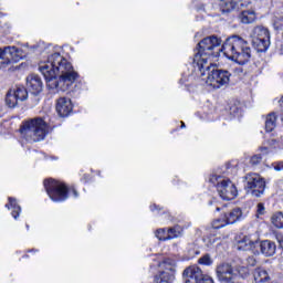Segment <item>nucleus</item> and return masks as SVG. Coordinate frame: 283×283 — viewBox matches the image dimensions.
I'll return each instance as SVG.
<instances>
[{"label":"nucleus","instance_id":"obj_34","mask_svg":"<svg viewBox=\"0 0 283 283\" xmlns=\"http://www.w3.org/2000/svg\"><path fill=\"white\" fill-rule=\"evenodd\" d=\"M260 163H262V155H254L250 158V164H252L253 167L260 165Z\"/></svg>","mask_w":283,"mask_h":283},{"label":"nucleus","instance_id":"obj_24","mask_svg":"<svg viewBox=\"0 0 283 283\" xmlns=\"http://www.w3.org/2000/svg\"><path fill=\"white\" fill-rule=\"evenodd\" d=\"M11 92L15 95L18 101H27L28 99V90L23 86H18L15 88H11Z\"/></svg>","mask_w":283,"mask_h":283},{"label":"nucleus","instance_id":"obj_35","mask_svg":"<svg viewBox=\"0 0 283 283\" xmlns=\"http://www.w3.org/2000/svg\"><path fill=\"white\" fill-rule=\"evenodd\" d=\"M272 167L275 171H283V161H275Z\"/></svg>","mask_w":283,"mask_h":283},{"label":"nucleus","instance_id":"obj_36","mask_svg":"<svg viewBox=\"0 0 283 283\" xmlns=\"http://www.w3.org/2000/svg\"><path fill=\"white\" fill-rule=\"evenodd\" d=\"M198 283H214V282H213V279L203 274L201 279H199Z\"/></svg>","mask_w":283,"mask_h":283},{"label":"nucleus","instance_id":"obj_43","mask_svg":"<svg viewBox=\"0 0 283 283\" xmlns=\"http://www.w3.org/2000/svg\"><path fill=\"white\" fill-rule=\"evenodd\" d=\"M3 116V112L0 109V118Z\"/></svg>","mask_w":283,"mask_h":283},{"label":"nucleus","instance_id":"obj_42","mask_svg":"<svg viewBox=\"0 0 283 283\" xmlns=\"http://www.w3.org/2000/svg\"><path fill=\"white\" fill-rule=\"evenodd\" d=\"M279 242H280V247H282L283 249V241L279 240Z\"/></svg>","mask_w":283,"mask_h":283},{"label":"nucleus","instance_id":"obj_13","mask_svg":"<svg viewBox=\"0 0 283 283\" xmlns=\"http://www.w3.org/2000/svg\"><path fill=\"white\" fill-rule=\"evenodd\" d=\"M27 90L34 96H39L43 92V80L41 76L31 74L27 77Z\"/></svg>","mask_w":283,"mask_h":283},{"label":"nucleus","instance_id":"obj_29","mask_svg":"<svg viewBox=\"0 0 283 283\" xmlns=\"http://www.w3.org/2000/svg\"><path fill=\"white\" fill-rule=\"evenodd\" d=\"M156 238L161 241L169 240V230L168 229H159L156 231Z\"/></svg>","mask_w":283,"mask_h":283},{"label":"nucleus","instance_id":"obj_3","mask_svg":"<svg viewBox=\"0 0 283 283\" xmlns=\"http://www.w3.org/2000/svg\"><path fill=\"white\" fill-rule=\"evenodd\" d=\"M199 72L201 81H205L213 90H220V87H227L231 81V73L224 70L216 69V64H212L209 69L195 70Z\"/></svg>","mask_w":283,"mask_h":283},{"label":"nucleus","instance_id":"obj_39","mask_svg":"<svg viewBox=\"0 0 283 283\" xmlns=\"http://www.w3.org/2000/svg\"><path fill=\"white\" fill-rule=\"evenodd\" d=\"M260 151H261V154H269V147H266V146H261L260 147Z\"/></svg>","mask_w":283,"mask_h":283},{"label":"nucleus","instance_id":"obj_40","mask_svg":"<svg viewBox=\"0 0 283 283\" xmlns=\"http://www.w3.org/2000/svg\"><path fill=\"white\" fill-rule=\"evenodd\" d=\"M156 207V205L150 206V211H155Z\"/></svg>","mask_w":283,"mask_h":283},{"label":"nucleus","instance_id":"obj_25","mask_svg":"<svg viewBox=\"0 0 283 283\" xmlns=\"http://www.w3.org/2000/svg\"><path fill=\"white\" fill-rule=\"evenodd\" d=\"M233 10H238V0H231L221 6V12L227 14L229 12H233Z\"/></svg>","mask_w":283,"mask_h":283},{"label":"nucleus","instance_id":"obj_12","mask_svg":"<svg viewBox=\"0 0 283 283\" xmlns=\"http://www.w3.org/2000/svg\"><path fill=\"white\" fill-rule=\"evenodd\" d=\"M55 109L61 118H67V116H70L74 109L72 99L67 97H60L56 102Z\"/></svg>","mask_w":283,"mask_h":283},{"label":"nucleus","instance_id":"obj_18","mask_svg":"<svg viewBox=\"0 0 283 283\" xmlns=\"http://www.w3.org/2000/svg\"><path fill=\"white\" fill-rule=\"evenodd\" d=\"M19 49L17 46H6L4 49H0V59L6 61V63H10L14 61V57L18 56Z\"/></svg>","mask_w":283,"mask_h":283},{"label":"nucleus","instance_id":"obj_27","mask_svg":"<svg viewBox=\"0 0 283 283\" xmlns=\"http://www.w3.org/2000/svg\"><path fill=\"white\" fill-rule=\"evenodd\" d=\"M229 223L227 221V218L224 217V214H222L220 218L216 219L212 222V229H222L224 227H227Z\"/></svg>","mask_w":283,"mask_h":283},{"label":"nucleus","instance_id":"obj_26","mask_svg":"<svg viewBox=\"0 0 283 283\" xmlns=\"http://www.w3.org/2000/svg\"><path fill=\"white\" fill-rule=\"evenodd\" d=\"M6 103L8 107H11V108L15 107L19 104V99L17 98V95H14L12 90H10L7 93Z\"/></svg>","mask_w":283,"mask_h":283},{"label":"nucleus","instance_id":"obj_19","mask_svg":"<svg viewBox=\"0 0 283 283\" xmlns=\"http://www.w3.org/2000/svg\"><path fill=\"white\" fill-rule=\"evenodd\" d=\"M253 277L255 283H271V276L269 275V272L262 268L254 270Z\"/></svg>","mask_w":283,"mask_h":283},{"label":"nucleus","instance_id":"obj_14","mask_svg":"<svg viewBox=\"0 0 283 283\" xmlns=\"http://www.w3.org/2000/svg\"><path fill=\"white\" fill-rule=\"evenodd\" d=\"M182 275L185 283H198L205 274L200 268L191 265L184 271Z\"/></svg>","mask_w":283,"mask_h":283},{"label":"nucleus","instance_id":"obj_10","mask_svg":"<svg viewBox=\"0 0 283 283\" xmlns=\"http://www.w3.org/2000/svg\"><path fill=\"white\" fill-rule=\"evenodd\" d=\"M160 271L157 275H155L153 283H171L176 277V263H171L169 261H165L159 264Z\"/></svg>","mask_w":283,"mask_h":283},{"label":"nucleus","instance_id":"obj_21","mask_svg":"<svg viewBox=\"0 0 283 283\" xmlns=\"http://www.w3.org/2000/svg\"><path fill=\"white\" fill-rule=\"evenodd\" d=\"M7 209H11V216L12 218H14V220H17L21 213V206H19V203H17V199L9 197V203L6 205Z\"/></svg>","mask_w":283,"mask_h":283},{"label":"nucleus","instance_id":"obj_31","mask_svg":"<svg viewBox=\"0 0 283 283\" xmlns=\"http://www.w3.org/2000/svg\"><path fill=\"white\" fill-rule=\"evenodd\" d=\"M198 262L199 264H203V266H211V264H213V260L209 254L201 256Z\"/></svg>","mask_w":283,"mask_h":283},{"label":"nucleus","instance_id":"obj_9","mask_svg":"<svg viewBox=\"0 0 283 283\" xmlns=\"http://www.w3.org/2000/svg\"><path fill=\"white\" fill-rule=\"evenodd\" d=\"M266 189V181L258 174H248L245 176V190L255 198H260Z\"/></svg>","mask_w":283,"mask_h":283},{"label":"nucleus","instance_id":"obj_20","mask_svg":"<svg viewBox=\"0 0 283 283\" xmlns=\"http://www.w3.org/2000/svg\"><path fill=\"white\" fill-rule=\"evenodd\" d=\"M277 127V113H269L265 116V132H273Z\"/></svg>","mask_w":283,"mask_h":283},{"label":"nucleus","instance_id":"obj_23","mask_svg":"<svg viewBox=\"0 0 283 283\" xmlns=\"http://www.w3.org/2000/svg\"><path fill=\"white\" fill-rule=\"evenodd\" d=\"M271 224L275 227V229H283V212L276 211L271 217Z\"/></svg>","mask_w":283,"mask_h":283},{"label":"nucleus","instance_id":"obj_44","mask_svg":"<svg viewBox=\"0 0 283 283\" xmlns=\"http://www.w3.org/2000/svg\"><path fill=\"white\" fill-rule=\"evenodd\" d=\"M184 127H185V124H184V122H181V129H184Z\"/></svg>","mask_w":283,"mask_h":283},{"label":"nucleus","instance_id":"obj_32","mask_svg":"<svg viewBox=\"0 0 283 283\" xmlns=\"http://www.w3.org/2000/svg\"><path fill=\"white\" fill-rule=\"evenodd\" d=\"M230 114L233 115L234 118H240L242 116V109L238 108V106L230 107Z\"/></svg>","mask_w":283,"mask_h":283},{"label":"nucleus","instance_id":"obj_15","mask_svg":"<svg viewBox=\"0 0 283 283\" xmlns=\"http://www.w3.org/2000/svg\"><path fill=\"white\" fill-rule=\"evenodd\" d=\"M258 249H260V252L265 258H272V255H275V251H277V245L273 241L264 240L259 242Z\"/></svg>","mask_w":283,"mask_h":283},{"label":"nucleus","instance_id":"obj_5","mask_svg":"<svg viewBox=\"0 0 283 283\" xmlns=\"http://www.w3.org/2000/svg\"><path fill=\"white\" fill-rule=\"evenodd\" d=\"M208 182H210L212 187H216L222 200H235V198H238V187H235V184H233L231 179L218 172H213L209 176Z\"/></svg>","mask_w":283,"mask_h":283},{"label":"nucleus","instance_id":"obj_7","mask_svg":"<svg viewBox=\"0 0 283 283\" xmlns=\"http://www.w3.org/2000/svg\"><path fill=\"white\" fill-rule=\"evenodd\" d=\"M249 275V268L240 266L233 270L228 263H222L217 268V276L221 283H238V276L247 277Z\"/></svg>","mask_w":283,"mask_h":283},{"label":"nucleus","instance_id":"obj_6","mask_svg":"<svg viewBox=\"0 0 283 283\" xmlns=\"http://www.w3.org/2000/svg\"><path fill=\"white\" fill-rule=\"evenodd\" d=\"M44 188L53 202H64V200H67L70 193H72L74 198H78L76 189H70L65 184L54 179L44 180Z\"/></svg>","mask_w":283,"mask_h":283},{"label":"nucleus","instance_id":"obj_22","mask_svg":"<svg viewBox=\"0 0 283 283\" xmlns=\"http://www.w3.org/2000/svg\"><path fill=\"white\" fill-rule=\"evenodd\" d=\"M185 230L180 226H174L168 228V238L169 240H176L177 238H182Z\"/></svg>","mask_w":283,"mask_h":283},{"label":"nucleus","instance_id":"obj_33","mask_svg":"<svg viewBox=\"0 0 283 283\" xmlns=\"http://www.w3.org/2000/svg\"><path fill=\"white\" fill-rule=\"evenodd\" d=\"M266 213V208L264 207V203H258L256 206V218H260L261 216H264Z\"/></svg>","mask_w":283,"mask_h":283},{"label":"nucleus","instance_id":"obj_37","mask_svg":"<svg viewBox=\"0 0 283 283\" xmlns=\"http://www.w3.org/2000/svg\"><path fill=\"white\" fill-rule=\"evenodd\" d=\"M208 205H209L210 207H211L212 205H214L216 211H220V206L218 205V201H217L216 199L210 200Z\"/></svg>","mask_w":283,"mask_h":283},{"label":"nucleus","instance_id":"obj_30","mask_svg":"<svg viewBox=\"0 0 283 283\" xmlns=\"http://www.w3.org/2000/svg\"><path fill=\"white\" fill-rule=\"evenodd\" d=\"M238 3V10H244L247 8H251L253 4V1L251 0H237Z\"/></svg>","mask_w":283,"mask_h":283},{"label":"nucleus","instance_id":"obj_16","mask_svg":"<svg viewBox=\"0 0 283 283\" xmlns=\"http://www.w3.org/2000/svg\"><path fill=\"white\" fill-rule=\"evenodd\" d=\"M228 224H235V222H242L247 216L242 212L241 208H233L232 210L223 214Z\"/></svg>","mask_w":283,"mask_h":283},{"label":"nucleus","instance_id":"obj_28","mask_svg":"<svg viewBox=\"0 0 283 283\" xmlns=\"http://www.w3.org/2000/svg\"><path fill=\"white\" fill-rule=\"evenodd\" d=\"M218 242V237H214V234L206 235L203 238V243L208 249H213V244Z\"/></svg>","mask_w":283,"mask_h":283},{"label":"nucleus","instance_id":"obj_8","mask_svg":"<svg viewBox=\"0 0 283 283\" xmlns=\"http://www.w3.org/2000/svg\"><path fill=\"white\" fill-rule=\"evenodd\" d=\"M251 39L256 52H266L271 45V34L264 27H255L251 32Z\"/></svg>","mask_w":283,"mask_h":283},{"label":"nucleus","instance_id":"obj_41","mask_svg":"<svg viewBox=\"0 0 283 283\" xmlns=\"http://www.w3.org/2000/svg\"><path fill=\"white\" fill-rule=\"evenodd\" d=\"M276 143H277V140L271 139V144H270V145H274V144H276Z\"/></svg>","mask_w":283,"mask_h":283},{"label":"nucleus","instance_id":"obj_2","mask_svg":"<svg viewBox=\"0 0 283 283\" xmlns=\"http://www.w3.org/2000/svg\"><path fill=\"white\" fill-rule=\"evenodd\" d=\"M39 71L46 81V87L52 94L70 92L78 80V72L65 56L59 52L50 53L39 63Z\"/></svg>","mask_w":283,"mask_h":283},{"label":"nucleus","instance_id":"obj_38","mask_svg":"<svg viewBox=\"0 0 283 283\" xmlns=\"http://www.w3.org/2000/svg\"><path fill=\"white\" fill-rule=\"evenodd\" d=\"M247 262H248L249 266H255L258 261H255V258L250 256V258H248Z\"/></svg>","mask_w":283,"mask_h":283},{"label":"nucleus","instance_id":"obj_17","mask_svg":"<svg viewBox=\"0 0 283 283\" xmlns=\"http://www.w3.org/2000/svg\"><path fill=\"white\" fill-rule=\"evenodd\" d=\"M239 20L244 25L255 23V21L258 20V13L255 12V9H253V8L245 9L239 13Z\"/></svg>","mask_w":283,"mask_h":283},{"label":"nucleus","instance_id":"obj_11","mask_svg":"<svg viewBox=\"0 0 283 283\" xmlns=\"http://www.w3.org/2000/svg\"><path fill=\"white\" fill-rule=\"evenodd\" d=\"M259 240L258 238L253 239V235L249 234L243 237L238 243V251H251L254 255H260Z\"/></svg>","mask_w":283,"mask_h":283},{"label":"nucleus","instance_id":"obj_4","mask_svg":"<svg viewBox=\"0 0 283 283\" xmlns=\"http://www.w3.org/2000/svg\"><path fill=\"white\" fill-rule=\"evenodd\" d=\"M20 133L28 142L40 143L48 136V123L41 117L30 119L23 124Z\"/></svg>","mask_w":283,"mask_h":283},{"label":"nucleus","instance_id":"obj_1","mask_svg":"<svg viewBox=\"0 0 283 283\" xmlns=\"http://www.w3.org/2000/svg\"><path fill=\"white\" fill-rule=\"evenodd\" d=\"M221 54L238 65H247V62L251 61V46L240 35L228 38L223 44L222 39L218 35L207 36L198 43V52L192 59V67L209 70L211 65H216Z\"/></svg>","mask_w":283,"mask_h":283}]
</instances>
